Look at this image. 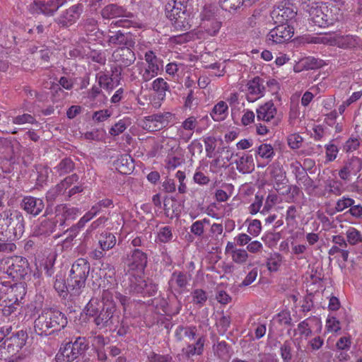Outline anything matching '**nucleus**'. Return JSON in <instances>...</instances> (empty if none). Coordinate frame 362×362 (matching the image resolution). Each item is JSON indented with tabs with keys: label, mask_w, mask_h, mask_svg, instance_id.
<instances>
[{
	"label": "nucleus",
	"mask_w": 362,
	"mask_h": 362,
	"mask_svg": "<svg viewBox=\"0 0 362 362\" xmlns=\"http://www.w3.org/2000/svg\"><path fill=\"white\" fill-rule=\"evenodd\" d=\"M86 310V315L93 318V322L99 329L109 327L112 330L114 325L119 322L114 293L110 288L103 290L100 300L90 299Z\"/></svg>",
	"instance_id": "obj_1"
},
{
	"label": "nucleus",
	"mask_w": 362,
	"mask_h": 362,
	"mask_svg": "<svg viewBox=\"0 0 362 362\" xmlns=\"http://www.w3.org/2000/svg\"><path fill=\"white\" fill-rule=\"evenodd\" d=\"M64 313L54 307H45L37 313L34 321V331L40 336H49L63 329L67 325Z\"/></svg>",
	"instance_id": "obj_2"
},
{
	"label": "nucleus",
	"mask_w": 362,
	"mask_h": 362,
	"mask_svg": "<svg viewBox=\"0 0 362 362\" xmlns=\"http://www.w3.org/2000/svg\"><path fill=\"white\" fill-rule=\"evenodd\" d=\"M25 230L24 216L18 210L6 209L0 213V241H12L22 237Z\"/></svg>",
	"instance_id": "obj_3"
},
{
	"label": "nucleus",
	"mask_w": 362,
	"mask_h": 362,
	"mask_svg": "<svg viewBox=\"0 0 362 362\" xmlns=\"http://www.w3.org/2000/svg\"><path fill=\"white\" fill-rule=\"evenodd\" d=\"M90 268V263L84 258H79L73 263L67 278L68 288L71 295L78 296L82 288H85Z\"/></svg>",
	"instance_id": "obj_4"
},
{
	"label": "nucleus",
	"mask_w": 362,
	"mask_h": 362,
	"mask_svg": "<svg viewBox=\"0 0 362 362\" xmlns=\"http://www.w3.org/2000/svg\"><path fill=\"white\" fill-rule=\"evenodd\" d=\"M89 348V344L85 337H78L75 340L63 342L56 355L59 362H72L83 355Z\"/></svg>",
	"instance_id": "obj_5"
},
{
	"label": "nucleus",
	"mask_w": 362,
	"mask_h": 362,
	"mask_svg": "<svg viewBox=\"0 0 362 362\" xmlns=\"http://www.w3.org/2000/svg\"><path fill=\"white\" fill-rule=\"evenodd\" d=\"M1 268L14 281L24 279L30 272L28 261L21 256H13L7 258Z\"/></svg>",
	"instance_id": "obj_6"
},
{
	"label": "nucleus",
	"mask_w": 362,
	"mask_h": 362,
	"mask_svg": "<svg viewBox=\"0 0 362 362\" xmlns=\"http://www.w3.org/2000/svg\"><path fill=\"white\" fill-rule=\"evenodd\" d=\"M165 15L168 19L173 22L175 28L187 31L191 28L189 24V13L187 9L180 10L177 7L165 4Z\"/></svg>",
	"instance_id": "obj_7"
},
{
	"label": "nucleus",
	"mask_w": 362,
	"mask_h": 362,
	"mask_svg": "<svg viewBox=\"0 0 362 362\" xmlns=\"http://www.w3.org/2000/svg\"><path fill=\"white\" fill-rule=\"evenodd\" d=\"M27 339L28 334L23 329L13 331L12 329L1 344V347L6 349L9 353H14L25 346Z\"/></svg>",
	"instance_id": "obj_8"
},
{
	"label": "nucleus",
	"mask_w": 362,
	"mask_h": 362,
	"mask_svg": "<svg viewBox=\"0 0 362 362\" xmlns=\"http://www.w3.org/2000/svg\"><path fill=\"white\" fill-rule=\"evenodd\" d=\"M145 60L148 66L141 69L139 74L141 75L142 80L147 82L158 75L162 64L161 60L151 50L146 52Z\"/></svg>",
	"instance_id": "obj_9"
},
{
	"label": "nucleus",
	"mask_w": 362,
	"mask_h": 362,
	"mask_svg": "<svg viewBox=\"0 0 362 362\" xmlns=\"http://www.w3.org/2000/svg\"><path fill=\"white\" fill-rule=\"evenodd\" d=\"M148 262V255L139 249L133 250L125 259L124 263L129 270L142 272Z\"/></svg>",
	"instance_id": "obj_10"
},
{
	"label": "nucleus",
	"mask_w": 362,
	"mask_h": 362,
	"mask_svg": "<svg viewBox=\"0 0 362 362\" xmlns=\"http://www.w3.org/2000/svg\"><path fill=\"white\" fill-rule=\"evenodd\" d=\"M296 12L290 6L288 2H281L272 12V17L275 23L286 24L287 22L295 18Z\"/></svg>",
	"instance_id": "obj_11"
},
{
	"label": "nucleus",
	"mask_w": 362,
	"mask_h": 362,
	"mask_svg": "<svg viewBox=\"0 0 362 362\" xmlns=\"http://www.w3.org/2000/svg\"><path fill=\"white\" fill-rule=\"evenodd\" d=\"M173 115L170 112H159L145 117V124L150 131H158L166 127Z\"/></svg>",
	"instance_id": "obj_12"
},
{
	"label": "nucleus",
	"mask_w": 362,
	"mask_h": 362,
	"mask_svg": "<svg viewBox=\"0 0 362 362\" xmlns=\"http://www.w3.org/2000/svg\"><path fill=\"white\" fill-rule=\"evenodd\" d=\"M293 35V29L287 24H279L270 30L268 40L274 43H283L289 40Z\"/></svg>",
	"instance_id": "obj_13"
},
{
	"label": "nucleus",
	"mask_w": 362,
	"mask_h": 362,
	"mask_svg": "<svg viewBox=\"0 0 362 362\" xmlns=\"http://www.w3.org/2000/svg\"><path fill=\"white\" fill-rule=\"evenodd\" d=\"M66 2V0H49L47 2L44 1H35L32 10L37 13H42L47 16H52Z\"/></svg>",
	"instance_id": "obj_14"
},
{
	"label": "nucleus",
	"mask_w": 362,
	"mask_h": 362,
	"mask_svg": "<svg viewBox=\"0 0 362 362\" xmlns=\"http://www.w3.org/2000/svg\"><path fill=\"white\" fill-rule=\"evenodd\" d=\"M20 206L27 214L37 216L42 212L45 204L42 199L32 196H25L21 202Z\"/></svg>",
	"instance_id": "obj_15"
},
{
	"label": "nucleus",
	"mask_w": 362,
	"mask_h": 362,
	"mask_svg": "<svg viewBox=\"0 0 362 362\" xmlns=\"http://www.w3.org/2000/svg\"><path fill=\"white\" fill-rule=\"evenodd\" d=\"M82 11V5H74L58 17L57 23L61 27L67 28L76 23L79 18Z\"/></svg>",
	"instance_id": "obj_16"
},
{
	"label": "nucleus",
	"mask_w": 362,
	"mask_h": 362,
	"mask_svg": "<svg viewBox=\"0 0 362 362\" xmlns=\"http://www.w3.org/2000/svg\"><path fill=\"white\" fill-rule=\"evenodd\" d=\"M221 22L214 18L209 11H204L202 14L200 27L210 36H215L218 33Z\"/></svg>",
	"instance_id": "obj_17"
},
{
	"label": "nucleus",
	"mask_w": 362,
	"mask_h": 362,
	"mask_svg": "<svg viewBox=\"0 0 362 362\" xmlns=\"http://www.w3.org/2000/svg\"><path fill=\"white\" fill-rule=\"evenodd\" d=\"M80 214V210L66 204H59L55 207V216L59 221V226L65 225L66 221L74 220Z\"/></svg>",
	"instance_id": "obj_18"
},
{
	"label": "nucleus",
	"mask_w": 362,
	"mask_h": 362,
	"mask_svg": "<svg viewBox=\"0 0 362 362\" xmlns=\"http://www.w3.org/2000/svg\"><path fill=\"white\" fill-rule=\"evenodd\" d=\"M112 57L119 66L123 67L130 66L136 59L134 52L127 46L117 49L113 52Z\"/></svg>",
	"instance_id": "obj_19"
},
{
	"label": "nucleus",
	"mask_w": 362,
	"mask_h": 362,
	"mask_svg": "<svg viewBox=\"0 0 362 362\" xmlns=\"http://www.w3.org/2000/svg\"><path fill=\"white\" fill-rule=\"evenodd\" d=\"M310 21L320 28H325L333 23L332 19L329 18L321 7L312 6L309 10Z\"/></svg>",
	"instance_id": "obj_20"
},
{
	"label": "nucleus",
	"mask_w": 362,
	"mask_h": 362,
	"mask_svg": "<svg viewBox=\"0 0 362 362\" xmlns=\"http://www.w3.org/2000/svg\"><path fill=\"white\" fill-rule=\"evenodd\" d=\"M249 93L247 100L249 102H254L257 98L263 95L264 90V80L259 76L255 77L247 83Z\"/></svg>",
	"instance_id": "obj_21"
},
{
	"label": "nucleus",
	"mask_w": 362,
	"mask_h": 362,
	"mask_svg": "<svg viewBox=\"0 0 362 362\" xmlns=\"http://www.w3.org/2000/svg\"><path fill=\"white\" fill-rule=\"evenodd\" d=\"M103 18L110 19L118 17L131 18L133 14L127 11L124 7L117 4H111L105 6L101 11Z\"/></svg>",
	"instance_id": "obj_22"
},
{
	"label": "nucleus",
	"mask_w": 362,
	"mask_h": 362,
	"mask_svg": "<svg viewBox=\"0 0 362 362\" xmlns=\"http://www.w3.org/2000/svg\"><path fill=\"white\" fill-rule=\"evenodd\" d=\"M257 1V0H219V4L222 9L232 13L250 7Z\"/></svg>",
	"instance_id": "obj_23"
},
{
	"label": "nucleus",
	"mask_w": 362,
	"mask_h": 362,
	"mask_svg": "<svg viewBox=\"0 0 362 362\" xmlns=\"http://www.w3.org/2000/svg\"><path fill=\"white\" fill-rule=\"evenodd\" d=\"M113 165L118 172L124 175L130 174L134 168L133 159L127 153L120 155Z\"/></svg>",
	"instance_id": "obj_24"
},
{
	"label": "nucleus",
	"mask_w": 362,
	"mask_h": 362,
	"mask_svg": "<svg viewBox=\"0 0 362 362\" xmlns=\"http://www.w3.org/2000/svg\"><path fill=\"white\" fill-rule=\"evenodd\" d=\"M107 42L110 45H131L132 38L129 33H124L121 30L112 31L110 30Z\"/></svg>",
	"instance_id": "obj_25"
},
{
	"label": "nucleus",
	"mask_w": 362,
	"mask_h": 362,
	"mask_svg": "<svg viewBox=\"0 0 362 362\" xmlns=\"http://www.w3.org/2000/svg\"><path fill=\"white\" fill-rule=\"evenodd\" d=\"M276 114V108L272 101L267 102L257 110V117L258 120L270 122L274 119Z\"/></svg>",
	"instance_id": "obj_26"
},
{
	"label": "nucleus",
	"mask_w": 362,
	"mask_h": 362,
	"mask_svg": "<svg viewBox=\"0 0 362 362\" xmlns=\"http://www.w3.org/2000/svg\"><path fill=\"white\" fill-rule=\"evenodd\" d=\"M361 40L355 35H335V46L343 49H352L359 45Z\"/></svg>",
	"instance_id": "obj_27"
},
{
	"label": "nucleus",
	"mask_w": 362,
	"mask_h": 362,
	"mask_svg": "<svg viewBox=\"0 0 362 362\" xmlns=\"http://www.w3.org/2000/svg\"><path fill=\"white\" fill-rule=\"evenodd\" d=\"M58 223L59 221L56 217L54 219L44 220L39 225L36 233L38 235L49 236L55 231Z\"/></svg>",
	"instance_id": "obj_28"
},
{
	"label": "nucleus",
	"mask_w": 362,
	"mask_h": 362,
	"mask_svg": "<svg viewBox=\"0 0 362 362\" xmlns=\"http://www.w3.org/2000/svg\"><path fill=\"white\" fill-rule=\"evenodd\" d=\"M13 147L11 141L0 138V163L4 160L12 161Z\"/></svg>",
	"instance_id": "obj_29"
},
{
	"label": "nucleus",
	"mask_w": 362,
	"mask_h": 362,
	"mask_svg": "<svg viewBox=\"0 0 362 362\" xmlns=\"http://www.w3.org/2000/svg\"><path fill=\"white\" fill-rule=\"evenodd\" d=\"M237 170L243 174L249 173L254 169L252 155H243L236 161Z\"/></svg>",
	"instance_id": "obj_30"
},
{
	"label": "nucleus",
	"mask_w": 362,
	"mask_h": 362,
	"mask_svg": "<svg viewBox=\"0 0 362 362\" xmlns=\"http://www.w3.org/2000/svg\"><path fill=\"white\" fill-rule=\"evenodd\" d=\"M182 333L185 337L189 339H194L197 335V327L195 326H178L175 333L178 341H181L182 339Z\"/></svg>",
	"instance_id": "obj_31"
},
{
	"label": "nucleus",
	"mask_w": 362,
	"mask_h": 362,
	"mask_svg": "<svg viewBox=\"0 0 362 362\" xmlns=\"http://www.w3.org/2000/svg\"><path fill=\"white\" fill-rule=\"evenodd\" d=\"M228 110V105L226 102H218L212 109L210 115L214 120L222 121L226 117V113Z\"/></svg>",
	"instance_id": "obj_32"
},
{
	"label": "nucleus",
	"mask_w": 362,
	"mask_h": 362,
	"mask_svg": "<svg viewBox=\"0 0 362 362\" xmlns=\"http://www.w3.org/2000/svg\"><path fill=\"white\" fill-rule=\"evenodd\" d=\"M116 243V238L111 233H105L100 235L99 244L102 250L112 249Z\"/></svg>",
	"instance_id": "obj_33"
},
{
	"label": "nucleus",
	"mask_w": 362,
	"mask_h": 362,
	"mask_svg": "<svg viewBox=\"0 0 362 362\" xmlns=\"http://www.w3.org/2000/svg\"><path fill=\"white\" fill-rule=\"evenodd\" d=\"M146 285V280L141 277H133L130 279V284L129 286V291L132 294H139L141 296L142 290L144 286Z\"/></svg>",
	"instance_id": "obj_34"
},
{
	"label": "nucleus",
	"mask_w": 362,
	"mask_h": 362,
	"mask_svg": "<svg viewBox=\"0 0 362 362\" xmlns=\"http://www.w3.org/2000/svg\"><path fill=\"white\" fill-rule=\"evenodd\" d=\"M256 155L262 158L271 160L275 155L274 148L271 144H262L258 146L255 151Z\"/></svg>",
	"instance_id": "obj_35"
},
{
	"label": "nucleus",
	"mask_w": 362,
	"mask_h": 362,
	"mask_svg": "<svg viewBox=\"0 0 362 362\" xmlns=\"http://www.w3.org/2000/svg\"><path fill=\"white\" fill-rule=\"evenodd\" d=\"M75 168L74 163L69 158L62 159L55 168L57 172L60 175H64L71 172Z\"/></svg>",
	"instance_id": "obj_36"
},
{
	"label": "nucleus",
	"mask_w": 362,
	"mask_h": 362,
	"mask_svg": "<svg viewBox=\"0 0 362 362\" xmlns=\"http://www.w3.org/2000/svg\"><path fill=\"white\" fill-rule=\"evenodd\" d=\"M152 87L154 91H156L158 95L164 97L165 92L168 90L169 86L167 82L162 78H158L153 82Z\"/></svg>",
	"instance_id": "obj_37"
},
{
	"label": "nucleus",
	"mask_w": 362,
	"mask_h": 362,
	"mask_svg": "<svg viewBox=\"0 0 362 362\" xmlns=\"http://www.w3.org/2000/svg\"><path fill=\"white\" fill-rule=\"evenodd\" d=\"M281 262V255L279 253L272 254L267 259V267L270 272L278 271Z\"/></svg>",
	"instance_id": "obj_38"
},
{
	"label": "nucleus",
	"mask_w": 362,
	"mask_h": 362,
	"mask_svg": "<svg viewBox=\"0 0 362 362\" xmlns=\"http://www.w3.org/2000/svg\"><path fill=\"white\" fill-rule=\"evenodd\" d=\"M291 346L288 341H286L280 347L281 356L284 362H291L292 354Z\"/></svg>",
	"instance_id": "obj_39"
},
{
	"label": "nucleus",
	"mask_w": 362,
	"mask_h": 362,
	"mask_svg": "<svg viewBox=\"0 0 362 362\" xmlns=\"http://www.w3.org/2000/svg\"><path fill=\"white\" fill-rule=\"evenodd\" d=\"M345 166L349 168L351 174L356 175L362 168V160L357 157H353Z\"/></svg>",
	"instance_id": "obj_40"
},
{
	"label": "nucleus",
	"mask_w": 362,
	"mask_h": 362,
	"mask_svg": "<svg viewBox=\"0 0 362 362\" xmlns=\"http://www.w3.org/2000/svg\"><path fill=\"white\" fill-rule=\"evenodd\" d=\"M175 206L176 204L174 200L168 199L164 201V211L167 217L173 218L178 214Z\"/></svg>",
	"instance_id": "obj_41"
},
{
	"label": "nucleus",
	"mask_w": 362,
	"mask_h": 362,
	"mask_svg": "<svg viewBox=\"0 0 362 362\" xmlns=\"http://www.w3.org/2000/svg\"><path fill=\"white\" fill-rule=\"evenodd\" d=\"M231 319L229 315H225L223 313L220 317L218 321L216 322V325L218 327V332L223 334L228 330L230 325Z\"/></svg>",
	"instance_id": "obj_42"
},
{
	"label": "nucleus",
	"mask_w": 362,
	"mask_h": 362,
	"mask_svg": "<svg viewBox=\"0 0 362 362\" xmlns=\"http://www.w3.org/2000/svg\"><path fill=\"white\" fill-rule=\"evenodd\" d=\"M287 141L292 149H298L300 148L303 139L298 134H292L288 136Z\"/></svg>",
	"instance_id": "obj_43"
},
{
	"label": "nucleus",
	"mask_w": 362,
	"mask_h": 362,
	"mask_svg": "<svg viewBox=\"0 0 362 362\" xmlns=\"http://www.w3.org/2000/svg\"><path fill=\"white\" fill-rule=\"evenodd\" d=\"M346 237L348 242L352 245H356L361 241L360 232L354 228H350L346 232Z\"/></svg>",
	"instance_id": "obj_44"
},
{
	"label": "nucleus",
	"mask_w": 362,
	"mask_h": 362,
	"mask_svg": "<svg viewBox=\"0 0 362 362\" xmlns=\"http://www.w3.org/2000/svg\"><path fill=\"white\" fill-rule=\"evenodd\" d=\"M230 346L225 341H218L216 344V351L219 358L228 357Z\"/></svg>",
	"instance_id": "obj_45"
},
{
	"label": "nucleus",
	"mask_w": 362,
	"mask_h": 362,
	"mask_svg": "<svg viewBox=\"0 0 362 362\" xmlns=\"http://www.w3.org/2000/svg\"><path fill=\"white\" fill-rule=\"evenodd\" d=\"M158 291V286L151 281H146V285L142 290L141 296H153Z\"/></svg>",
	"instance_id": "obj_46"
},
{
	"label": "nucleus",
	"mask_w": 362,
	"mask_h": 362,
	"mask_svg": "<svg viewBox=\"0 0 362 362\" xmlns=\"http://www.w3.org/2000/svg\"><path fill=\"white\" fill-rule=\"evenodd\" d=\"M281 238V234L280 233H268L266 235H264L262 238L263 240L265 242L267 245H269V247H272L276 245L277 242Z\"/></svg>",
	"instance_id": "obj_47"
},
{
	"label": "nucleus",
	"mask_w": 362,
	"mask_h": 362,
	"mask_svg": "<svg viewBox=\"0 0 362 362\" xmlns=\"http://www.w3.org/2000/svg\"><path fill=\"white\" fill-rule=\"evenodd\" d=\"M206 156L209 158L212 157V153L214 151L216 146V139L214 136H207L204 140Z\"/></svg>",
	"instance_id": "obj_48"
},
{
	"label": "nucleus",
	"mask_w": 362,
	"mask_h": 362,
	"mask_svg": "<svg viewBox=\"0 0 362 362\" xmlns=\"http://www.w3.org/2000/svg\"><path fill=\"white\" fill-rule=\"evenodd\" d=\"M54 288L60 294L64 292H69L71 293V290L68 288L67 281H65V280L62 277H59V279L57 277L54 283Z\"/></svg>",
	"instance_id": "obj_49"
},
{
	"label": "nucleus",
	"mask_w": 362,
	"mask_h": 362,
	"mask_svg": "<svg viewBox=\"0 0 362 362\" xmlns=\"http://www.w3.org/2000/svg\"><path fill=\"white\" fill-rule=\"evenodd\" d=\"M158 240L162 243H168L173 238L172 230L169 226L160 228L158 234Z\"/></svg>",
	"instance_id": "obj_50"
},
{
	"label": "nucleus",
	"mask_w": 362,
	"mask_h": 362,
	"mask_svg": "<svg viewBox=\"0 0 362 362\" xmlns=\"http://www.w3.org/2000/svg\"><path fill=\"white\" fill-rule=\"evenodd\" d=\"M173 279L175 280L177 286L180 288H185L187 284V276L183 272H173L172 274L171 281Z\"/></svg>",
	"instance_id": "obj_51"
},
{
	"label": "nucleus",
	"mask_w": 362,
	"mask_h": 362,
	"mask_svg": "<svg viewBox=\"0 0 362 362\" xmlns=\"http://www.w3.org/2000/svg\"><path fill=\"white\" fill-rule=\"evenodd\" d=\"M232 259L238 264H242L246 262L248 255L245 250L237 249L235 251H233Z\"/></svg>",
	"instance_id": "obj_52"
},
{
	"label": "nucleus",
	"mask_w": 362,
	"mask_h": 362,
	"mask_svg": "<svg viewBox=\"0 0 362 362\" xmlns=\"http://www.w3.org/2000/svg\"><path fill=\"white\" fill-rule=\"evenodd\" d=\"M272 177L274 179L276 184H284L286 180V173L282 170L281 168H274L271 172Z\"/></svg>",
	"instance_id": "obj_53"
},
{
	"label": "nucleus",
	"mask_w": 362,
	"mask_h": 362,
	"mask_svg": "<svg viewBox=\"0 0 362 362\" xmlns=\"http://www.w3.org/2000/svg\"><path fill=\"white\" fill-rule=\"evenodd\" d=\"M360 145L358 137L351 136L344 146V151L346 152H351L356 150Z\"/></svg>",
	"instance_id": "obj_54"
},
{
	"label": "nucleus",
	"mask_w": 362,
	"mask_h": 362,
	"mask_svg": "<svg viewBox=\"0 0 362 362\" xmlns=\"http://www.w3.org/2000/svg\"><path fill=\"white\" fill-rule=\"evenodd\" d=\"M107 221V218L105 216H101L98 218L97 220L93 221L91 225L89 226V228L87 229L86 233V238L88 237L89 235L91 234V233L100 227L101 226H104L105 222Z\"/></svg>",
	"instance_id": "obj_55"
},
{
	"label": "nucleus",
	"mask_w": 362,
	"mask_h": 362,
	"mask_svg": "<svg viewBox=\"0 0 362 362\" xmlns=\"http://www.w3.org/2000/svg\"><path fill=\"white\" fill-rule=\"evenodd\" d=\"M298 330L299 331L300 335L305 336L306 338L310 337L313 334V332L308 322V320H305L298 325Z\"/></svg>",
	"instance_id": "obj_56"
},
{
	"label": "nucleus",
	"mask_w": 362,
	"mask_h": 362,
	"mask_svg": "<svg viewBox=\"0 0 362 362\" xmlns=\"http://www.w3.org/2000/svg\"><path fill=\"white\" fill-rule=\"evenodd\" d=\"M113 332H116L117 335L119 337H124L130 330V327L127 322L122 320L119 326H115V324L112 327Z\"/></svg>",
	"instance_id": "obj_57"
},
{
	"label": "nucleus",
	"mask_w": 362,
	"mask_h": 362,
	"mask_svg": "<svg viewBox=\"0 0 362 362\" xmlns=\"http://www.w3.org/2000/svg\"><path fill=\"white\" fill-rule=\"evenodd\" d=\"M100 87L105 88L107 90H112L114 88L113 79L107 75H102L99 78L98 81Z\"/></svg>",
	"instance_id": "obj_58"
},
{
	"label": "nucleus",
	"mask_w": 362,
	"mask_h": 362,
	"mask_svg": "<svg viewBox=\"0 0 362 362\" xmlns=\"http://www.w3.org/2000/svg\"><path fill=\"white\" fill-rule=\"evenodd\" d=\"M152 304L156 306V308L160 310L164 313L167 314L168 312V303L164 298H158L152 300Z\"/></svg>",
	"instance_id": "obj_59"
},
{
	"label": "nucleus",
	"mask_w": 362,
	"mask_h": 362,
	"mask_svg": "<svg viewBox=\"0 0 362 362\" xmlns=\"http://www.w3.org/2000/svg\"><path fill=\"white\" fill-rule=\"evenodd\" d=\"M261 222L257 219H254L248 226L247 232L253 235L257 236L261 231Z\"/></svg>",
	"instance_id": "obj_60"
},
{
	"label": "nucleus",
	"mask_w": 362,
	"mask_h": 362,
	"mask_svg": "<svg viewBox=\"0 0 362 362\" xmlns=\"http://www.w3.org/2000/svg\"><path fill=\"white\" fill-rule=\"evenodd\" d=\"M278 322L280 324H284L286 325H291V313L288 310H283L277 314L276 315Z\"/></svg>",
	"instance_id": "obj_61"
},
{
	"label": "nucleus",
	"mask_w": 362,
	"mask_h": 362,
	"mask_svg": "<svg viewBox=\"0 0 362 362\" xmlns=\"http://www.w3.org/2000/svg\"><path fill=\"white\" fill-rule=\"evenodd\" d=\"M35 121V118L29 114L18 115L13 119V122L17 124H23L25 123L33 124Z\"/></svg>",
	"instance_id": "obj_62"
},
{
	"label": "nucleus",
	"mask_w": 362,
	"mask_h": 362,
	"mask_svg": "<svg viewBox=\"0 0 362 362\" xmlns=\"http://www.w3.org/2000/svg\"><path fill=\"white\" fill-rule=\"evenodd\" d=\"M192 296L194 303L197 304H203L207 299L205 291L202 289L194 290Z\"/></svg>",
	"instance_id": "obj_63"
},
{
	"label": "nucleus",
	"mask_w": 362,
	"mask_h": 362,
	"mask_svg": "<svg viewBox=\"0 0 362 362\" xmlns=\"http://www.w3.org/2000/svg\"><path fill=\"white\" fill-rule=\"evenodd\" d=\"M354 204V200L351 198H343L342 199H339L337 202L336 210L337 211H342L345 209L351 206Z\"/></svg>",
	"instance_id": "obj_64"
}]
</instances>
